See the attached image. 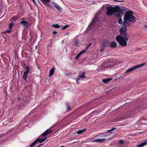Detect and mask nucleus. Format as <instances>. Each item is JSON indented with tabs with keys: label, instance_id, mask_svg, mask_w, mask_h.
Wrapping results in <instances>:
<instances>
[{
	"label": "nucleus",
	"instance_id": "24",
	"mask_svg": "<svg viewBox=\"0 0 147 147\" xmlns=\"http://www.w3.org/2000/svg\"><path fill=\"white\" fill-rule=\"evenodd\" d=\"M67 107V110L69 111L70 110L71 107L69 105V102H67L66 103Z\"/></svg>",
	"mask_w": 147,
	"mask_h": 147
},
{
	"label": "nucleus",
	"instance_id": "33",
	"mask_svg": "<svg viewBox=\"0 0 147 147\" xmlns=\"http://www.w3.org/2000/svg\"><path fill=\"white\" fill-rule=\"evenodd\" d=\"M86 50V49L84 50H83L81 52H80V54H82L83 53H84V52H85L86 51V50Z\"/></svg>",
	"mask_w": 147,
	"mask_h": 147
},
{
	"label": "nucleus",
	"instance_id": "1",
	"mask_svg": "<svg viewBox=\"0 0 147 147\" xmlns=\"http://www.w3.org/2000/svg\"><path fill=\"white\" fill-rule=\"evenodd\" d=\"M136 19V18L133 15L131 11H127L125 13L122 24L123 27L120 28L119 31L121 35L124 36L127 34L126 33V28L129 26L130 22L134 23L135 22Z\"/></svg>",
	"mask_w": 147,
	"mask_h": 147
},
{
	"label": "nucleus",
	"instance_id": "22",
	"mask_svg": "<svg viewBox=\"0 0 147 147\" xmlns=\"http://www.w3.org/2000/svg\"><path fill=\"white\" fill-rule=\"evenodd\" d=\"M44 4H46L50 2V0H40Z\"/></svg>",
	"mask_w": 147,
	"mask_h": 147
},
{
	"label": "nucleus",
	"instance_id": "45",
	"mask_svg": "<svg viewBox=\"0 0 147 147\" xmlns=\"http://www.w3.org/2000/svg\"><path fill=\"white\" fill-rule=\"evenodd\" d=\"M68 34V33H66L65 34Z\"/></svg>",
	"mask_w": 147,
	"mask_h": 147
},
{
	"label": "nucleus",
	"instance_id": "41",
	"mask_svg": "<svg viewBox=\"0 0 147 147\" xmlns=\"http://www.w3.org/2000/svg\"><path fill=\"white\" fill-rule=\"evenodd\" d=\"M46 6H50V5L48 3H46V4H44Z\"/></svg>",
	"mask_w": 147,
	"mask_h": 147
},
{
	"label": "nucleus",
	"instance_id": "35",
	"mask_svg": "<svg viewBox=\"0 0 147 147\" xmlns=\"http://www.w3.org/2000/svg\"><path fill=\"white\" fill-rule=\"evenodd\" d=\"M91 43H90L86 47V50H87L88 48L91 45Z\"/></svg>",
	"mask_w": 147,
	"mask_h": 147
},
{
	"label": "nucleus",
	"instance_id": "25",
	"mask_svg": "<svg viewBox=\"0 0 147 147\" xmlns=\"http://www.w3.org/2000/svg\"><path fill=\"white\" fill-rule=\"evenodd\" d=\"M118 22L119 24H121L123 23V20L121 18H120L118 20Z\"/></svg>",
	"mask_w": 147,
	"mask_h": 147
},
{
	"label": "nucleus",
	"instance_id": "14",
	"mask_svg": "<svg viewBox=\"0 0 147 147\" xmlns=\"http://www.w3.org/2000/svg\"><path fill=\"white\" fill-rule=\"evenodd\" d=\"M85 73V72H84L81 75H79L78 77V80H80L81 78H86Z\"/></svg>",
	"mask_w": 147,
	"mask_h": 147
},
{
	"label": "nucleus",
	"instance_id": "23",
	"mask_svg": "<svg viewBox=\"0 0 147 147\" xmlns=\"http://www.w3.org/2000/svg\"><path fill=\"white\" fill-rule=\"evenodd\" d=\"M52 26L53 27L56 28H58L60 27V26L57 24H53L52 25Z\"/></svg>",
	"mask_w": 147,
	"mask_h": 147
},
{
	"label": "nucleus",
	"instance_id": "20",
	"mask_svg": "<svg viewBox=\"0 0 147 147\" xmlns=\"http://www.w3.org/2000/svg\"><path fill=\"white\" fill-rule=\"evenodd\" d=\"M38 142V140L36 139L34 142L32 143L30 145V147H33Z\"/></svg>",
	"mask_w": 147,
	"mask_h": 147
},
{
	"label": "nucleus",
	"instance_id": "16",
	"mask_svg": "<svg viewBox=\"0 0 147 147\" xmlns=\"http://www.w3.org/2000/svg\"><path fill=\"white\" fill-rule=\"evenodd\" d=\"M52 132L53 131H52V130L50 129H49L45 131L43 133V135L45 134V135L47 136V135H48L51 133H52Z\"/></svg>",
	"mask_w": 147,
	"mask_h": 147
},
{
	"label": "nucleus",
	"instance_id": "19",
	"mask_svg": "<svg viewBox=\"0 0 147 147\" xmlns=\"http://www.w3.org/2000/svg\"><path fill=\"white\" fill-rule=\"evenodd\" d=\"M86 131V129H84L82 130H79L77 131V134H80L83 132H84Z\"/></svg>",
	"mask_w": 147,
	"mask_h": 147
},
{
	"label": "nucleus",
	"instance_id": "44",
	"mask_svg": "<svg viewBox=\"0 0 147 147\" xmlns=\"http://www.w3.org/2000/svg\"><path fill=\"white\" fill-rule=\"evenodd\" d=\"M60 147H64V146H60Z\"/></svg>",
	"mask_w": 147,
	"mask_h": 147
},
{
	"label": "nucleus",
	"instance_id": "21",
	"mask_svg": "<svg viewBox=\"0 0 147 147\" xmlns=\"http://www.w3.org/2000/svg\"><path fill=\"white\" fill-rule=\"evenodd\" d=\"M78 41L77 40H75L73 41V45L75 46H77L78 45Z\"/></svg>",
	"mask_w": 147,
	"mask_h": 147
},
{
	"label": "nucleus",
	"instance_id": "4",
	"mask_svg": "<svg viewBox=\"0 0 147 147\" xmlns=\"http://www.w3.org/2000/svg\"><path fill=\"white\" fill-rule=\"evenodd\" d=\"M146 65V63H144L140 64H139L134 66V67H132L131 68H130L127 69L125 72V73H127L130 72L131 71H132L135 69L138 68L142 67Z\"/></svg>",
	"mask_w": 147,
	"mask_h": 147
},
{
	"label": "nucleus",
	"instance_id": "30",
	"mask_svg": "<svg viewBox=\"0 0 147 147\" xmlns=\"http://www.w3.org/2000/svg\"><path fill=\"white\" fill-rule=\"evenodd\" d=\"M115 129H116L114 127L112 128L110 130H108L107 131H109V132L112 131H114V130H115Z\"/></svg>",
	"mask_w": 147,
	"mask_h": 147
},
{
	"label": "nucleus",
	"instance_id": "26",
	"mask_svg": "<svg viewBox=\"0 0 147 147\" xmlns=\"http://www.w3.org/2000/svg\"><path fill=\"white\" fill-rule=\"evenodd\" d=\"M105 6H106L105 5H103L101 9L99 10V11H100V12L101 11L105 9Z\"/></svg>",
	"mask_w": 147,
	"mask_h": 147
},
{
	"label": "nucleus",
	"instance_id": "32",
	"mask_svg": "<svg viewBox=\"0 0 147 147\" xmlns=\"http://www.w3.org/2000/svg\"><path fill=\"white\" fill-rule=\"evenodd\" d=\"M119 142L121 144H123L124 143L123 141V140H119Z\"/></svg>",
	"mask_w": 147,
	"mask_h": 147
},
{
	"label": "nucleus",
	"instance_id": "47",
	"mask_svg": "<svg viewBox=\"0 0 147 147\" xmlns=\"http://www.w3.org/2000/svg\"><path fill=\"white\" fill-rule=\"evenodd\" d=\"M35 47H36V48H37V46H35Z\"/></svg>",
	"mask_w": 147,
	"mask_h": 147
},
{
	"label": "nucleus",
	"instance_id": "7",
	"mask_svg": "<svg viewBox=\"0 0 147 147\" xmlns=\"http://www.w3.org/2000/svg\"><path fill=\"white\" fill-rule=\"evenodd\" d=\"M97 20V17H95L92 20V22L90 24L89 26V29H92V27H94V26H95L96 24V20Z\"/></svg>",
	"mask_w": 147,
	"mask_h": 147
},
{
	"label": "nucleus",
	"instance_id": "38",
	"mask_svg": "<svg viewBox=\"0 0 147 147\" xmlns=\"http://www.w3.org/2000/svg\"><path fill=\"white\" fill-rule=\"evenodd\" d=\"M79 80H78V78H77V80L76 81V83L78 84H79V82L78 81Z\"/></svg>",
	"mask_w": 147,
	"mask_h": 147
},
{
	"label": "nucleus",
	"instance_id": "8",
	"mask_svg": "<svg viewBox=\"0 0 147 147\" xmlns=\"http://www.w3.org/2000/svg\"><path fill=\"white\" fill-rule=\"evenodd\" d=\"M102 67L103 68H107L108 67H112V66L111 64H109V62H103L102 64L101 65Z\"/></svg>",
	"mask_w": 147,
	"mask_h": 147
},
{
	"label": "nucleus",
	"instance_id": "28",
	"mask_svg": "<svg viewBox=\"0 0 147 147\" xmlns=\"http://www.w3.org/2000/svg\"><path fill=\"white\" fill-rule=\"evenodd\" d=\"M105 138H100V142H102L105 141Z\"/></svg>",
	"mask_w": 147,
	"mask_h": 147
},
{
	"label": "nucleus",
	"instance_id": "12",
	"mask_svg": "<svg viewBox=\"0 0 147 147\" xmlns=\"http://www.w3.org/2000/svg\"><path fill=\"white\" fill-rule=\"evenodd\" d=\"M117 45V43L115 41H113L111 42L109 44V46L112 48L115 47Z\"/></svg>",
	"mask_w": 147,
	"mask_h": 147
},
{
	"label": "nucleus",
	"instance_id": "39",
	"mask_svg": "<svg viewBox=\"0 0 147 147\" xmlns=\"http://www.w3.org/2000/svg\"><path fill=\"white\" fill-rule=\"evenodd\" d=\"M101 136H106L104 134L102 133L101 134Z\"/></svg>",
	"mask_w": 147,
	"mask_h": 147
},
{
	"label": "nucleus",
	"instance_id": "37",
	"mask_svg": "<svg viewBox=\"0 0 147 147\" xmlns=\"http://www.w3.org/2000/svg\"><path fill=\"white\" fill-rule=\"evenodd\" d=\"M104 50V48L102 47L101 49L100 50V51H103Z\"/></svg>",
	"mask_w": 147,
	"mask_h": 147
},
{
	"label": "nucleus",
	"instance_id": "9",
	"mask_svg": "<svg viewBox=\"0 0 147 147\" xmlns=\"http://www.w3.org/2000/svg\"><path fill=\"white\" fill-rule=\"evenodd\" d=\"M26 71L24 73L23 78L24 80L26 81V77H27L28 73L29 72V68L28 66H26Z\"/></svg>",
	"mask_w": 147,
	"mask_h": 147
},
{
	"label": "nucleus",
	"instance_id": "10",
	"mask_svg": "<svg viewBox=\"0 0 147 147\" xmlns=\"http://www.w3.org/2000/svg\"><path fill=\"white\" fill-rule=\"evenodd\" d=\"M13 25V24L11 23L9 26L8 29L6 31L3 32L2 34H5V33H9L11 31V28Z\"/></svg>",
	"mask_w": 147,
	"mask_h": 147
},
{
	"label": "nucleus",
	"instance_id": "36",
	"mask_svg": "<svg viewBox=\"0 0 147 147\" xmlns=\"http://www.w3.org/2000/svg\"><path fill=\"white\" fill-rule=\"evenodd\" d=\"M57 33V31H53V34H56Z\"/></svg>",
	"mask_w": 147,
	"mask_h": 147
},
{
	"label": "nucleus",
	"instance_id": "49",
	"mask_svg": "<svg viewBox=\"0 0 147 147\" xmlns=\"http://www.w3.org/2000/svg\"><path fill=\"white\" fill-rule=\"evenodd\" d=\"M146 27L147 28V25L146 26Z\"/></svg>",
	"mask_w": 147,
	"mask_h": 147
},
{
	"label": "nucleus",
	"instance_id": "31",
	"mask_svg": "<svg viewBox=\"0 0 147 147\" xmlns=\"http://www.w3.org/2000/svg\"><path fill=\"white\" fill-rule=\"evenodd\" d=\"M69 26L68 25H66L63 26V28H62V29H65L67 27Z\"/></svg>",
	"mask_w": 147,
	"mask_h": 147
},
{
	"label": "nucleus",
	"instance_id": "13",
	"mask_svg": "<svg viewBox=\"0 0 147 147\" xmlns=\"http://www.w3.org/2000/svg\"><path fill=\"white\" fill-rule=\"evenodd\" d=\"M52 3L54 6L59 11H62V8L60 7L56 3L53 2Z\"/></svg>",
	"mask_w": 147,
	"mask_h": 147
},
{
	"label": "nucleus",
	"instance_id": "18",
	"mask_svg": "<svg viewBox=\"0 0 147 147\" xmlns=\"http://www.w3.org/2000/svg\"><path fill=\"white\" fill-rule=\"evenodd\" d=\"M112 78H109L103 79L102 80V81L105 84H107L108 82H109L111 80Z\"/></svg>",
	"mask_w": 147,
	"mask_h": 147
},
{
	"label": "nucleus",
	"instance_id": "11",
	"mask_svg": "<svg viewBox=\"0 0 147 147\" xmlns=\"http://www.w3.org/2000/svg\"><path fill=\"white\" fill-rule=\"evenodd\" d=\"M20 23L22 24L23 27L26 28H28V24L27 21H22L20 22Z\"/></svg>",
	"mask_w": 147,
	"mask_h": 147
},
{
	"label": "nucleus",
	"instance_id": "34",
	"mask_svg": "<svg viewBox=\"0 0 147 147\" xmlns=\"http://www.w3.org/2000/svg\"><path fill=\"white\" fill-rule=\"evenodd\" d=\"M14 54H15V59H16V58L18 59V56H17V53L15 51L14 52Z\"/></svg>",
	"mask_w": 147,
	"mask_h": 147
},
{
	"label": "nucleus",
	"instance_id": "3",
	"mask_svg": "<svg viewBox=\"0 0 147 147\" xmlns=\"http://www.w3.org/2000/svg\"><path fill=\"white\" fill-rule=\"evenodd\" d=\"M129 37L128 34L123 36L119 35L116 36V40L120 45L125 47L127 45V41L128 40Z\"/></svg>",
	"mask_w": 147,
	"mask_h": 147
},
{
	"label": "nucleus",
	"instance_id": "2",
	"mask_svg": "<svg viewBox=\"0 0 147 147\" xmlns=\"http://www.w3.org/2000/svg\"><path fill=\"white\" fill-rule=\"evenodd\" d=\"M106 9L107 11L105 13L107 16H111L114 15L115 16L119 18H121L122 15L125 11V10L122 9L117 6L113 7L108 6L106 7Z\"/></svg>",
	"mask_w": 147,
	"mask_h": 147
},
{
	"label": "nucleus",
	"instance_id": "48",
	"mask_svg": "<svg viewBox=\"0 0 147 147\" xmlns=\"http://www.w3.org/2000/svg\"><path fill=\"white\" fill-rule=\"evenodd\" d=\"M32 1H34V0H32Z\"/></svg>",
	"mask_w": 147,
	"mask_h": 147
},
{
	"label": "nucleus",
	"instance_id": "46",
	"mask_svg": "<svg viewBox=\"0 0 147 147\" xmlns=\"http://www.w3.org/2000/svg\"><path fill=\"white\" fill-rule=\"evenodd\" d=\"M42 145V144L41 145H40V146H38V147H40L41 146V145Z\"/></svg>",
	"mask_w": 147,
	"mask_h": 147
},
{
	"label": "nucleus",
	"instance_id": "17",
	"mask_svg": "<svg viewBox=\"0 0 147 147\" xmlns=\"http://www.w3.org/2000/svg\"><path fill=\"white\" fill-rule=\"evenodd\" d=\"M55 68L54 67H53L49 71V77H51L53 74Z\"/></svg>",
	"mask_w": 147,
	"mask_h": 147
},
{
	"label": "nucleus",
	"instance_id": "15",
	"mask_svg": "<svg viewBox=\"0 0 147 147\" xmlns=\"http://www.w3.org/2000/svg\"><path fill=\"white\" fill-rule=\"evenodd\" d=\"M146 144H147V140H145L143 142L137 146L136 147H142Z\"/></svg>",
	"mask_w": 147,
	"mask_h": 147
},
{
	"label": "nucleus",
	"instance_id": "43",
	"mask_svg": "<svg viewBox=\"0 0 147 147\" xmlns=\"http://www.w3.org/2000/svg\"><path fill=\"white\" fill-rule=\"evenodd\" d=\"M12 20H14V21L15 20L13 19V18H12Z\"/></svg>",
	"mask_w": 147,
	"mask_h": 147
},
{
	"label": "nucleus",
	"instance_id": "42",
	"mask_svg": "<svg viewBox=\"0 0 147 147\" xmlns=\"http://www.w3.org/2000/svg\"><path fill=\"white\" fill-rule=\"evenodd\" d=\"M121 62H117L116 64H115V65H118Z\"/></svg>",
	"mask_w": 147,
	"mask_h": 147
},
{
	"label": "nucleus",
	"instance_id": "29",
	"mask_svg": "<svg viewBox=\"0 0 147 147\" xmlns=\"http://www.w3.org/2000/svg\"><path fill=\"white\" fill-rule=\"evenodd\" d=\"M81 55L80 54V53H79L78 55H77V56L76 57L75 59H77Z\"/></svg>",
	"mask_w": 147,
	"mask_h": 147
},
{
	"label": "nucleus",
	"instance_id": "6",
	"mask_svg": "<svg viewBox=\"0 0 147 147\" xmlns=\"http://www.w3.org/2000/svg\"><path fill=\"white\" fill-rule=\"evenodd\" d=\"M25 97H24L23 98H21L20 99L19 98V105L20 106H22L24 105L25 104L27 103L26 100H25Z\"/></svg>",
	"mask_w": 147,
	"mask_h": 147
},
{
	"label": "nucleus",
	"instance_id": "5",
	"mask_svg": "<svg viewBox=\"0 0 147 147\" xmlns=\"http://www.w3.org/2000/svg\"><path fill=\"white\" fill-rule=\"evenodd\" d=\"M47 138V136L45 134L43 135L42 133L37 139L40 143H41L44 142L46 140Z\"/></svg>",
	"mask_w": 147,
	"mask_h": 147
},
{
	"label": "nucleus",
	"instance_id": "40",
	"mask_svg": "<svg viewBox=\"0 0 147 147\" xmlns=\"http://www.w3.org/2000/svg\"><path fill=\"white\" fill-rule=\"evenodd\" d=\"M106 47V45H105V44L103 45H102V47L103 48H104V47Z\"/></svg>",
	"mask_w": 147,
	"mask_h": 147
},
{
	"label": "nucleus",
	"instance_id": "27",
	"mask_svg": "<svg viewBox=\"0 0 147 147\" xmlns=\"http://www.w3.org/2000/svg\"><path fill=\"white\" fill-rule=\"evenodd\" d=\"M94 142H100V138H99L98 139H95L93 140Z\"/></svg>",
	"mask_w": 147,
	"mask_h": 147
}]
</instances>
